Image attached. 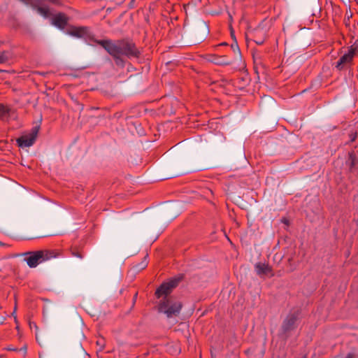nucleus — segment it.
Here are the masks:
<instances>
[{"label":"nucleus","mask_w":358,"mask_h":358,"mask_svg":"<svg viewBox=\"0 0 358 358\" xmlns=\"http://www.w3.org/2000/svg\"><path fill=\"white\" fill-rule=\"evenodd\" d=\"M231 48L234 50V51L237 50L238 52L240 53V50H239L237 43H236L235 44H232Z\"/></svg>","instance_id":"nucleus-19"},{"label":"nucleus","mask_w":358,"mask_h":358,"mask_svg":"<svg viewBox=\"0 0 358 358\" xmlns=\"http://www.w3.org/2000/svg\"><path fill=\"white\" fill-rule=\"evenodd\" d=\"M9 111L10 108L8 106L0 103V119H3L5 117L8 116Z\"/></svg>","instance_id":"nucleus-13"},{"label":"nucleus","mask_w":358,"mask_h":358,"mask_svg":"<svg viewBox=\"0 0 358 358\" xmlns=\"http://www.w3.org/2000/svg\"><path fill=\"white\" fill-rule=\"evenodd\" d=\"M183 274L170 278L166 282H164L155 291V296L157 299L161 297H169V295L178 285L179 282L183 279Z\"/></svg>","instance_id":"nucleus-5"},{"label":"nucleus","mask_w":358,"mask_h":358,"mask_svg":"<svg viewBox=\"0 0 358 358\" xmlns=\"http://www.w3.org/2000/svg\"><path fill=\"white\" fill-rule=\"evenodd\" d=\"M255 42H256V43H257V44H258V45H262V44L263 43V42H264V41H256Z\"/></svg>","instance_id":"nucleus-23"},{"label":"nucleus","mask_w":358,"mask_h":358,"mask_svg":"<svg viewBox=\"0 0 358 358\" xmlns=\"http://www.w3.org/2000/svg\"><path fill=\"white\" fill-rule=\"evenodd\" d=\"M52 24L62 29L66 26L69 18L64 13H59L52 17Z\"/></svg>","instance_id":"nucleus-9"},{"label":"nucleus","mask_w":358,"mask_h":358,"mask_svg":"<svg viewBox=\"0 0 358 358\" xmlns=\"http://www.w3.org/2000/svg\"><path fill=\"white\" fill-rule=\"evenodd\" d=\"M41 4H38L36 6H33L34 8H36L38 13H40L41 15H43L45 17H48L50 15V10L48 7H42L40 6Z\"/></svg>","instance_id":"nucleus-12"},{"label":"nucleus","mask_w":358,"mask_h":358,"mask_svg":"<svg viewBox=\"0 0 358 358\" xmlns=\"http://www.w3.org/2000/svg\"><path fill=\"white\" fill-rule=\"evenodd\" d=\"M95 42L101 45L113 59L115 65L124 69L126 64L124 57L127 59H138L141 52L134 41L129 38L118 40H96Z\"/></svg>","instance_id":"nucleus-1"},{"label":"nucleus","mask_w":358,"mask_h":358,"mask_svg":"<svg viewBox=\"0 0 358 358\" xmlns=\"http://www.w3.org/2000/svg\"><path fill=\"white\" fill-rule=\"evenodd\" d=\"M356 52H358L357 47H355V45L350 46L348 52L341 56L336 62V68L338 71H341L347 65H350L352 63Z\"/></svg>","instance_id":"nucleus-6"},{"label":"nucleus","mask_w":358,"mask_h":358,"mask_svg":"<svg viewBox=\"0 0 358 358\" xmlns=\"http://www.w3.org/2000/svg\"><path fill=\"white\" fill-rule=\"evenodd\" d=\"M4 259H5V257H0V271H2L5 267V265L3 264Z\"/></svg>","instance_id":"nucleus-17"},{"label":"nucleus","mask_w":358,"mask_h":358,"mask_svg":"<svg viewBox=\"0 0 358 358\" xmlns=\"http://www.w3.org/2000/svg\"><path fill=\"white\" fill-rule=\"evenodd\" d=\"M39 127L32 128L31 132L27 135H23L17 139V144L20 148H27L31 146L37 137Z\"/></svg>","instance_id":"nucleus-7"},{"label":"nucleus","mask_w":358,"mask_h":358,"mask_svg":"<svg viewBox=\"0 0 358 358\" xmlns=\"http://www.w3.org/2000/svg\"><path fill=\"white\" fill-rule=\"evenodd\" d=\"M349 163L350 169L352 170L356 164V155L354 152H349Z\"/></svg>","instance_id":"nucleus-14"},{"label":"nucleus","mask_w":358,"mask_h":358,"mask_svg":"<svg viewBox=\"0 0 358 358\" xmlns=\"http://www.w3.org/2000/svg\"><path fill=\"white\" fill-rule=\"evenodd\" d=\"M345 358H355V355L352 353H350L347 355Z\"/></svg>","instance_id":"nucleus-22"},{"label":"nucleus","mask_w":358,"mask_h":358,"mask_svg":"<svg viewBox=\"0 0 358 358\" xmlns=\"http://www.w3.org/2000/svg\"><path fill=\"white\" fill-rule=\"evenodd\" d=\"M136 296H137V293H136L134 298H136Z\"/></svg>","instance_id":"nucleus-25"},{"label":"nucleus","mask_w":358,"mask_h":358,"mask_svg":"<svg viewBox=\"0 0 358 358\" xmlns=\"http://www.w3.org/2000/svg\"><path fill=\"white\" fill-rule=\"evenodd\" d=\"M182 308V303L175 300L173 296L164 297L159 303L158 310L164 313L168 317H172L178 316Z\"/></svg>","instance_id":"nucleus-3"},{"label":"nucleus","mask_w":358,"mask_h":358,"mask_svg":"<svg viewBox=\"0 0 358 358\" xmlns=\"http://www.w3.org/2000/svg\"><path fill=\"white\" fill-rule=\"evenodd\" d=\"M213 62L217 65H231L233 64L231 60L228 59L226 56L215 57Z\"/></svg>","instance_id":"nucleus-10"},{"label":"nucleus","mask_w":358,"mask_h":358,"mask_svg":"<svg viewBox=\"0 0 358 358\" xmlns=\"http://www.w3.org/2000/svg\"><path fill=\"white\" fill-rule=\"evenodd\" d=\"M8 57L7 56V53L6 52H2L0 53V64L5 63L8 61Z\"/></svg>","instance_id":"nucleus-16"},{"label":"nucleus","mask_w":358,"mask_h":358,"mask_svg":"<svg viewBox=\"0 0 358 358\" xmlns=\"http://www.w3.org/2000/svg\"><path fill=\"white\" fill-rule=\"evenodd\" d=\"M278 276H281L280 273H278Z\"/></svg>","instance_id":"nucleus-24"},{"label":"nucleus","mask_w":358,"mask_h":358,"mask_svg":"<svg viewBox=\"0 0 358 358\" xmlns=\"http://www.w3.org/2000/svg\"><path fill=\"white\" fill-rule=\"evenodd\" d=\"M302 358H306V356H304V357H302Z\"/></svg>","instance_id":"nucleus-27"},{"label":"nucleus","mask_w":358,"mask_h":358,"mask_svg":"<svg viewBox=\"0 0 358 358\" xmlns=\"http://www.w3.org/2000/svg\"><path fill=\"white\" fill-rule=\"evenodd\" d=\"M72 254H73V256H76V257H79V258H83V257L82 255V254L80 252H79L78 251H73L72 252Z\"/></svg>","instance_id":"nucleus-20"},{"label":"nucleus","mask_w":358,"mask_h":358,"mask_svg":"<svg viewBox=\"0 0 358 358\" xmlns=\"http://www.w3.org/2000/svg\"><path fill=\"white\" fill-rule=\"evenodd\" d=\"M255 268L257 274L259 276L269 275L270 277H273L275 275L271 266L268 264L257 262L255 265Z\"/></svg>","instance_id":"nucleus-8"},{"label":"nucleus","mask_w":358,"mask_h":358,"mask_svg":"<svg viewBox=\"0 0 358 358\" xmlns=\"http://www.w3.org/2000/svg\"><path fill=\"white\" fill-rule=\"evenodd\" d=\"M52 3L61 5L63 3L64 0H48Z\"/></svg>","instance_id":"nucleus-18"},{"label":"nucleus","mask_w":358,"mask_h":358,"mask_svg":"<svg viewBox=\"0 0 358 358\" xmlns=\"http://www.w3.org/2000/svg\"><path fill=\"white\" fill-rule=\"evenodd\" d=\"M300 315L301 311L299 310H291L282 321L281 331L286 337H288L289 334L297 328Z\"/></svg>","instance_id":"nucleus-4"},{"label":"nucleus","mask_w":358,"mask_h":358,"mask_svg":"<svg viewBox=\"0 0 358 358\" xmlns=\"http://www.w3.org/2000/svg\"><path fill=\"white\" fill-rule=\"evenodd\" d=\"M148 255L145 256L144 260L141 262L138 265L136 266L137 269H144L148 266V261H147Z\"/></svg>","instance_id":"nucleus-15"},{"label":"nucleus","mask_w":358,"mask_h":358,"mask_svg":"<svg viewBox=\"0 0 358 358\" xmlns=\"http://www.w3.org/2000/svg\"><path fill=\"white\" fill-rule=\"evenodd\" d=\"M21 255L30 268H35L41 263L58 257V252L54 250H40L25 252Z\"/></svg>","instance_id":"nucleus-2"},{"label":"nucleus","mask_w":358,"mask_h":358,"mask_svg":"<svg viewBox=\"0 0 358 358\" xmlns=\"http://www.w3.org/2000/svg\"><path fill=\"white\" fill-rule=\"evenodd\" d=\"M356 138H357V134H356V133H355V134H352L350 135V139H351V141H355V139H356Z\"/></svg>","instance_id":"nucleus-21"},{"label":"nucleus","mask_w":358,"mask_h":358,"mask_svg":"<svg viewBox=\"0 0 358 358\" xmlns=\"http://www.w3.org/2000/svg\"><path fill=\"white\" fill-rule=\"evenodd\" d=\"M87 30V27H76L71 31V35L76 37H82L86 34Z\"/></svg>","instance_id":"nucleus-11"},{"label":"nucleus","mask_w":358,"mask_h":358,"mask_svg":"<svg viewBox=\"0 0 358 358\" xmlns=\"http://www.w3.org/2000/svg\"><path fill=\"white\" fill-rule=\"evenodd\" d=\"M3 244L0 241V245H3Z\"/></svg>","instance_id":"nucleus-26"}]
</instances>
